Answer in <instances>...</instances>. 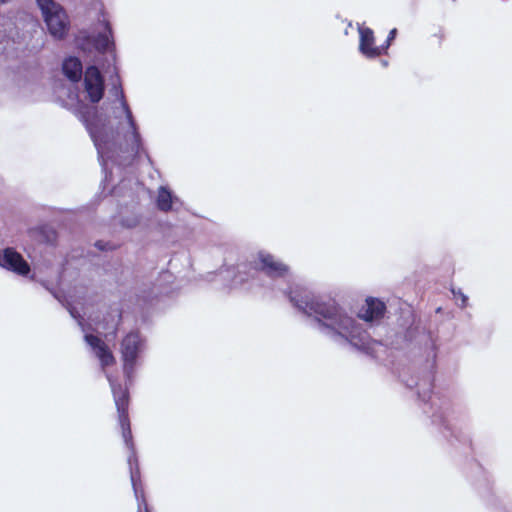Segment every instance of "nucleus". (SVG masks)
Segmentation results:
<instances>
[{
	"label": "nucleus",
	"mask_w": 512,
	"mask_h": 512,
	"mask_svg": "<svg viewBox=\"0 0 512 512\" xmlns=\"http://www.w3.org/2000/svg\"><path fill=\"white\" fill-rule=\"evenodd\" d=\"M0 266L21 276H26L30 272L28 262L11 247L5 248L0 253Z\"/></svg>",
	"instance_id": "8"
},
{
	"label": "nucleus",
	"mask_w": 512,
	"mask_h": 512,
	"mask_svg": "<svg viewBox=\"0 0 512 512\" xmlns=\"http://www.w3.org/2000/svg\"><path fill=\"white\" fill-rule=\"evenodd\" d=\"M49 233L51 234V238L48 239L49 242L53 243L56 241L57 234L54 230H49Z\"/></svg>",
	"instance_id": "19"
},
{
	"label": "nucleus",
	"mask_w": 512,
	"mask_h": 512,
	"mask_svg": "<svg viewBox=\"0 0 512 512\" xmlns=\"http://www.w3.org/2000/svg\"><path fill=\"white\" fill-rule=\"evenodd\" d=\"M103 26H104V31L98 33L93 38V45H94L95 49L100 53L106 52L110 48L111 45H114L113 31H112L110 22L107 20H104Z\"/></svg>",
	"instance_id": "13"
},
{
	"label": "nucleus",
	"mask_w": 512,
	"mask_h": 512,
	"mask_svg": "<svg viewBox=\"0 0 512 512\" xmlns=\"http://www.w3.org/2000/svg\"><path fill=\"white\" fill-rule=\"evenodd\" d=\"M156 203L159 210L169 212L173 203L171 192L167 188L161 187L158 191Z\"/></svg>",
	"instance_id": "14"
},
{
	"label": "nucleus",
	"mask_w": 512,
	"mask_h": 512,
	"mask_svg": "<svg viewBox=\"0 0 512 512\" xmlns=\"http://www.w3.org/2000/svg\"><path fill=\"white\" fill-rule=\"evenodd\" d=\"M87 344L93 349L103 368L115 364V357L108 345L98 336L93 334L85 335Z\"/></svg>",
	"instance_id": "10"
},
{
	"label": "nucleus",
	"mask_w": 512,
	"mask_h": 512,
	"mask_svg": "<svg viewBox=\"0 0 512 512\" xmlns=\"http://www.w3.org/2000/svg\"><path fill=\"white\" fill-rule=\"evenodd\" d=\"M62 71L71 82H79L83 74V67L80 59L74 56L66 58L62 64Z\"/></svg>",
	"instance_id": "12"
},
{
	"label": "nucleus",
	"mask_w": 512,
	"mask_h": 512,
	"mask_svg": "<svg viewBox=\"0 0 512 512\" xmlns=\"http://www.w3.org/2000/svg\"><path fill=\"white\" fill-rule=\"evenodd\" d=\"M108 381L113 394L115 406L118 413V421L122 431L123 440L130 451L128 456V463L130 466V478L134 494L137 500L138 511L137 512H150L148 502L145 497V492L142 487L140 479V470L138 466V458L135 450L133 441L131 424L129 418V404H130V393L126 384L118 383L111 376H108Z\"/></svg>",
	"instance_id": "2"
},
{
	"label": "nucleus",
	"mask_w": 512,
	"mask_h": 512,
	"mask_svg": "<svg viewBox=\"0 0 512 512\" xmlns=\"http://www.w3.org/2000/svg\"><path fill=\"white\" fill-rule=\"evenodd\" d=\"M289 299L303 313L314 315L322 328L346 338L354 345H358L357 340L364 343L366 331L345 314L335 300H324L304 288L291 290Z\"/></svg>",
	"instance_id": "1"
},
{
	"label": "nucleus",
	"mask_w": 512,
	"mask_h": 512,
	"mask_svg": "<svg viewBox=\"0 0 512 512\" xmlns=\"http://www.w3.org/2000/svg\"><path fill=\"white\" fill-rule=\"evenodd\" d=\"M143 347V339L138 331L129 332L121 341V359L123 372L130 381L137 364V359Z\"/></svg>",
	"instance_id": "4"
},
{
	"label": "nucleus",
	"mask_w": 512,
	"mask_h": 512,
	"mask_svg": "<svg viewBox=\"0 0 512 512\" xmlns=\"http://www.w3.org/2000/svg\"><path fill=\"white\" fill-rule=\"evenodd\" d=\"M250 265L252 269L263 272L270 278L284 277L289 271L286 264L264 251H260Z\"/></svg>",
	"instance_id": "6"
},
{
	"label": "nucleus",
	"mask_w": 512,
	"mask_h": 512,
	"mask_svg": "<svg viewBox=\"0 0 512 512\" xmlns=\"http://www.w3.org/2000/svg\"><path fill=\"white\" fill-rule=\"evenodd\" d=\"M386 312V305L378 298L368 297L360 309L358 317L366 322L379 321Z\"/></svg>",
	"instance_id": "11"
},
{
	"label": "nucleus",
	"mask_w": 512,
	"mask_h": 512,
	"mask_svg": "<svg viewBox=\"0 0 512 512\" xmlns=\"http://www.w3.org/2000/svg\"><path fill=\"white\" fill-rule=\"evenodd\" d=\"M444 38H445V33L442 29H439L437 32H435L432 35V39L435 40V42H437L438 44H441L442 41L444 40Z\"/></svg>",
	"instance_id": "18"
},
{
	"label": "nucleus",
	"mask_w": 512,
	"mask_h": 512,
	"mask_svg": "<svg viewBox=\"0 0 512 512\" xmlns=\"http://www.w3.org/2000/svg\"><path fill=\"white\" fill-rule=\"evenodd\" d=\"M49 33L58 40L70 30V19L65 9L54 0H36Z\"/></svg>",
	"instance_id": "3"
},
{
	"label": "nucleus",
	"mask_w": 512,
	"mask_h": 512,
	"mask_svg": "<svg viewBox=\"0 0 512 512\" xmlns=\"http://www.w3.org/2000/svg\"><path fill=\"white\" fill-rule=\"evenodd\" d=\"M396 35H397V29L396 28L391 29L387 36L385 43L381 45V47L384 48V55L387 54V51L391 45V42L395 39Z\"/></svg>",
	"instance_id": "15"
},
{
	"label": "nucleus",
	"mask_w": 512,
	"mask_h": 512,
	"mask_svg": "<svg viewBox=\"0 0 512 512\" xmlns=\"http://www.w3.org/2000/svg\"><path fill=\"white\" fill-rule=\"evenodd\" d=\"M84 89L90 102L98 103L104 96V78L100 70L94 66H88L84 73Z\"/></svg>",
	"instance_id": "7"
},
{
	"label": "nucleus",
	"mask_w": 512,
	"mask_h": 512,
	"mask_svg": "<svg viewBox=\"0 0 512 512\" xmlns=\"http://www.w3.org/2000/svg\"><path fill=\"white\" fill-rule=\"evenodd\" d=\"M359 51L369 59H374L384 55V48L375 45L374 32L369 27L359 28Z\"/></svg>",
	"instance_id": "9"
},
{
	"label": "nucleus",
	"mask_w": 512,
	"mask_h": 512,
	"mask_svg": "<svg viewBox=\"0 0 512 512\" xmlns=\"http://www.w3.org/2000/svg\"><path fill=\"white\" fill-rule=\"evenodd\" d=\"M118 84H114V89L117 92V95L119 97L121 106L123 108V111L126 115L127 122L130 126L131 133L130 136H125V140L127 143L128 148L126 149L127 152H130L134 157H139L141 154V151L143 150L142 142H141V136L138 131V127L136 125L135 119L133 117L132 111L129 107V104L126 100L122 85L120 83V79L117 76Z\"/></svg>",
	"instance_id": "5"
},
{
	"label": "nucleus",
	"mask_w": 512,
	"mask_h": 512,
	"mask_svg": "<svg viewBox=\"0 0 512 512\" xmlns=\"http://www.w3.org/2000/svg\"><path fill=\"white\" fill-rule=\"evenodd\" d=\"M95 246L99 249V250H102V251H107V250H114L117 248V245H110V243L108 242H104L102 240H99L95 243Z\"/></svg>",
	"instance_id": "16"
},
{
	"label": "nucleus",
	"mask_w": 512,
	"mask_h": 512,
	"mask_svg": "<svg viewBox=\"0 0 512 512\" xmlns=\"http://www.w3.org/2000/svg\"><path fill=\"white\" fill-rule=\"evenodd\" d=\"M452 292H453V295H454L455 299L457 301L458 300L461 301L460 305L462 307H465L467 305L468 298L461 291L455 292V290H452Z\"/></svg>",
	"instance_id": "17"
}]
</instances>
